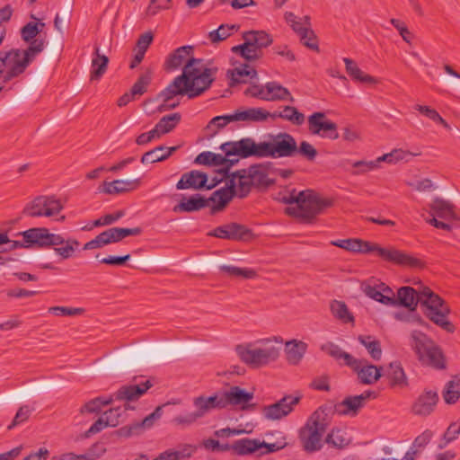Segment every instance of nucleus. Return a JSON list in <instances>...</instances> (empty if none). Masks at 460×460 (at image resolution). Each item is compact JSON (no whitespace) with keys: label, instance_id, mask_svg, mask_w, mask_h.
<instances>
[{"label":"nucleus","instance_id":"obj_1","mask_svg":"<svg viewBox=\"0 0 460 460\" xmlns=\"http://www.w3.org/2000/svg\"><path fill=\"white\" fill-rule=\"evenodd\" d=\"M418 303H420L421 307H424L423 314L428 319L447 333L455 332L456 327L448 320L449 306L442 297L434 293L429 287L423 286L419 291L410 286L401 287L392 305L402 306L415 312Z\"/></svg>","mask_w":460,"mask_h":460},{"label":"nucleus","instance_id":"obj_2","mask_svg":"<svg viewBox=\"0 0 460 460\" xmlns=\"http://www.w3.org/2000/svg\"><path fill=\"white\" fill-rule=\"evenodd\" d=\"M274 199L290 205L285 208V213L296 218L302 224H312L318 215L334 203L332 199L321 198L313 190H305L299 192H296V189L284 190L279 191Z\"/></svg>","mask_w":460,"mask_h":460},{"label":"nucleus","instance_id":"obj_3","mask_svg":"<svg viewBox=\"0 0 460 460\" xmlns=\"http://www.w3.org/2000/svg\"><path fill=\"white\" fill-rule=\"evenodd\" d=\"M332 411V406H320L299 429L298 438L305 451L313 453L322 449L324 444L322 438L330 425Z\"/></svg>","mask_w":460,"mask_h":460},{"label":"nucleus","instance_id":"obj_4","mask_svg":"<svg viewBox=\"0 0 460 460\" xmlns=\"http://www.w3.org/2000/svg\"><path fill=\"white\" fill-rule=\"evenodd\" d=\"M217 67H208L203 59L190 57L180 75L190 91L189 99H195L208 90L216 79Z\"/></svg>","mask_w":460,"mask_h":460},{"label":"nucleus","instance_id":"obj_5","mask_svg":"<svg viewBox=\"0 0 460 460\" xmlns=\"http://www.w3.org/2000/svg\"><path fill=\"white\" fill-rule=\"evenodd\" d=\"M411 347L423 366L436 370L447 368V360L443 349L426 333L417 330L412 331Z\"/></svg>","mask_w":460,"mask_h":460},{"label":"nucleus","instance_id":"obj_6","mask_svg":"<svg viewBox=\"0 0 460 460\" xmlns=\"http://www.w3.org/2000/svg\"><path fill=\"white\" fill-rule=\"evenodd\" d=\"M151 386L152 384L149 380L141 385H122L119 390H117L109 397L98 396L88 401L80 408V413L99 414L102 411V407L111 404L114 400L137 401Z\"/></svg>","mask_w":460,"mask_h":460},{"label":"nucleus","instance_id":"obj_7","mask_svg":"<svg viewBox=\"0 0 460 460\" xmlns=\"http://www.w3.org/2000/svg\"><path fill=\"white\" fill-rule=\"evenodd\" d=\"M358 246L359 250H357L356 252L367 254L376 252L382 260L398 266L411 269H424L426 267L424 261L394 248H384L377 243L360 239Z\"/></svg>","mask_w":460,"mask_h":460},{"label":"nucleus","instance_id":"obj_8","mask_svg":"<svg viewBox=\"0 0 460 460\" xmlns=\"http://www.w3.org/2000/svg\"><path fill=\"white\" fill-rule=\"evenodd\" d=\"M269 140L261 142V157H292L296 155V141L287 132L270 134Z\"/></svg>","mask_w":460,"mask_h":460},{"label":"nucleus","instance_id":"obj_9","mask_svg":"<svg viewBox=\"0 0 460 460\" xmlns=\"http://www.w3.org/2000/svg\"><path fill=\"white\" fill-rule=\"evenodd\" d=\"M63 209L59 199L54 196H37L31 202L27 203L22 216L30 217H53Z\"/></svg>","mask_w":460,"mask_h":460},{"label":"nucleus","instance_id":"obj_10","mask_svg":"<svg viewBox=\"0 0 460 460\" xmlns=\"http://www.w3.org/2000/svg\"><path fill=\"white\" fill-rule=\"evenodd\" d=\"M207 235L234 242H249L254 238V234L250 228L236 222L218 226L209 231Z\"/></svg>","mask_w":460,"mask_h":460},{"label":"nucleus","instance_id":"obj_11","mask_svg":"<svg viewBox=\"0 0 460 460\" xmlns=\"http://www.w3.org/2000/svg\"><path fill=\"white\" fill-rule=\"evenodd\" d=\"M308 128L313 135L332 140L339 138L337 124L326 118L324 112L316 111L308 117Z\"/></svg>","mask_w":460,"mask_h":460},{"label":"nucleus","instance_id":"obj_12","mask_svg":"<svg viewBox=\"0 0 460 460\" xmlns=\"http://www.w3.org/2000/svg\"><path fill=\"white\" fill-rule=\"evenodd\" d=\"M301 398V395H285L278 402L270 405L264 406L262 408L263 415L268 420H280L281 418L288 415L294 410V406L299 403Z\"/></svg>","mask_w":460,"mask_h":460},{"label":"nucleus","instance_id":"obj_13","mask_svg":"<svg viewBox=\"0 0 460 460\" xmlns=\"http://www.w3.org/2000/svg\"><path fill=\"white\" fill-rule=\"evenodd\" d=\"M226 156L237 155L242 158L259 156V144L246 137L239 141L226 142L219 147Z\"/></svg>","mask_w":460,"mask_h":460},{"label":"nucleus","instance_id":"obj_14","mask_svg":"<svg viewBox=\"0 0 460 460\" xmlns=\"http://www.w3.org/2000/svg\"><path fill=\"white\" fill-rule=\"evenodd\" d=\"M259 175V164H252L248 169L237 170L231 174L229 181H234L238 186V193L236 195L243 199L251 191L254 184V178Z\"/></svg>","mask_w":460,"mask_h":460},{"label":"nucleus","instance_id":"obj_15","mask_svg":"<svg viewBox=\"0 0 460 460\" xmlns=\"http://www.w3.org/2000/svg\"><path fill=\"white\" fill-rule=\"evenodd\" d=\"M243 43L232 47L231 51L238 54L245 62L259 58V31H245L243 34Z\"/></svg>","mask_w":460,"mask_h":460},{"label":"nucleus","instance_id":"obj_16","mask_svg":"<svg viewBox=\"0 0 460 460\" xmlns=\"http://www.w3.org/2000/svg\"><path fill=\"white\" fill-rule=\"evenodd\" d=\"M139 172L130 173L122 180H114L112 181H103L102 188L100 190L102 192L116 195L129 192L137 190L141 184L140 177H137Z\"/></svg>","mask_w":460,"mask_h":460},{"label":"nucleus","instance_id":"obj_17","mask_svg":"<svg viewBox=\"0 0 460 460\" xmlns=\"http://www.w3.org/2000/svg\"><path fill=\"white\" fill-rule=\"evenodd\" d=\"M235 195L236 184L234 183L233 180L226 182L225 187L215 190L211 196L207 199L208 204L210 202L212 203L210 206L211 215L224 210Z\"/></svg>","mask_w":460,"mask_h":460},{"label":"nucleus","instance_id":"obj_18","mask_svg":"<svg viewBox=\"0 0 460 460\" xmlns=\"http://www.w3.org/2000/svg\"><path fill=\"white\" fill-rule=\"evenodd\" d=\"M44 46V40H34L23 51L19 49H12L9 51H4V53H10V58H12L13 62L12 66L25 62L27 68L34 58L43 51Z\"/></svg>","mask_w":460,"mask_h":460},{"label":"nucleus","instance_id":"obj_19","mask_svg":"<svg viewBox=\"0 0 460 460\" xmlns=\"http://www.w3.org/2000/svg\"><path fill=\"white\" fill-rule=\"evenodd\" d=\"M358 376L360 384L372 385L382 376V367L370 364L367 359H358L357 363L350 367Z\"/></svg>","mask_w":460,"mask_h":460},{"label":"nucleus","instance_id":"obj_20","mask_svg":"<svg viewBox=\"0 0 460 460\" xmlns=\"http://www.w3.org/2000/svg\"><path fill=\"white\" fill-rule=\"evenodd\" d=\"M283 339L280 336L261 338V366L274 362L280 355Z\"/></svg>","mask_w":460,"mask_h":460},{"label":"nucleus","instance_id":"obj_21","mask_svg":"<svg viewBox=\"0 0 460 460\" xmlns=\"http://www.w3.org/2000/svg\"><path fill=\"white\" fill-rule=\"evenodd\" d=\"M189 94L190 91L183 82V78L181 77V75H177L167 87L158 93L155 98L146 100L145 103L154 102L159 100L163 102L172 101L176 96L187 95L189 97Z\"/></svg>","mask_w":460,"mask_h":460},{"label":"nucleus","instance_id":"obj_22","mask_svg":"<svg viewBox=\"0 0 460 460\" xmlns=\"http://www.w3.org/2000/svg\"><path fill=\"white\" fill-rule=\"evenodd\" d=\"M276 119L278 118L290 121L292 124L300 126L305 122V115L294 106H284L281 111L270 112L261 108V121L267 119Z\"/></svg>","mask_w":460,"mask_h":460},{"label":"nucleus","instance_id":"obj_23","mask_svg":"<svg viewBox=\"0 0 460 460\" xmlns=\"http://www.w3.org/2000/svg\"><path fill=\"white\" fill-rule=\"evenodd\" d=\"M438 402V394L436 391L425 389L416 399L411 406V411L415 415L428 416L435 409Z\"/></svg>","mask_w":460,"mask_h":460},{"label":"nucleus","instance_id":"obj_24","mask_svg":"<svg viewBox=\"0 0 460 460\" xmlns=\"http://www.w3.org/2000/svg\"><path fill=\"white\" fill-rule=\"evenodd\" d=\"M226 76L230 79L229 86L234 87L239 84H246L256 77L257 70L251 62H244L233 69L227 70Z\"/></svg>","mask_w":460,"mask_h":460},{"label":"nucleus","instance_id":"obj_25","mask_svg":"<svg viewBox=\"0 0 460 460\" xmlns=\"http://www.w3.org/2000/svg\"><path fill=\"white\" fill-rule=\"evenodd\" d=\"M119 407L111 408L109 411H106L103 416L100 417L92 426L84 433V438H90L91 436L101 432L105 428L116 427L119 423V418L120 417Z\"/></svg>","mask_w":460,"mask_h":460},{"label":"nucleus","instance_id":"obj_26","mask_svg":"<svg viewBox=\"0 0 460 460\" xmlns=\"http://www.w3.org/2000/svg\"><path fill=\"white\" fill-rule=\"evenodd\" d=\"M292 169H282L275 167L271 163L261 164V190L273 185L276 181V176L288 179L292 176Z\"/></svg>","mask_w":460,"mask_h":460},{"label":"nucleus","instance_id":"obj_27","mask_svg":"<svg viewBox=\"0 0 460 460\" xmlns=\"http://www.w3.org/2000/svg\"><path fill=\"white\" fill-rule=\"evenodd\" d=\"M208 181V176L206 172L192 170L181 175V179L176 183L177 190H201L204 189Z\"/></svg>","mask_w":460,"mask_h":460},{"label":"nucleus","instance_id":"obj_28","mask_svg":"<svg viewBox=\"0 0 460 460\" xmlns=\"http://www.w3.org/2000/svg\"><path fill=\"white\" fill-rule=\"evenodd\" d=\"M208 206V200L201 194L197 193L190 196L189 199L182 197L180 202L173 207L172 211L175 213H190L199 211Z\"/></svg>","mask_w":460,"mask_h":460},{"label":"nucleus","instance_id":"obj_29","mask_svg":"<svg viewBox=\"0 0 460 460\" xmlns=\"http://www.w3.org/2000/svg\"><path fill=\"white\" fill-rule=\"evenodd\" d=\"M22 235L28 248L48 247V229L45 227H33L18 234Z\"/></svg>","mask_w":460,"mask_h":460},{"label":"nucleus","instance_id":"obj_30","mask_svg":"<svg viewBox=\"0 0 460 460\" xmlns=\"http://www.w3.org/2000/svg\"><path fill=\"white\" fill-rule=\"evenodd\" d=\"M268 441H261V456L277 452L287 447L288 443L282 432L275 430L265 433Z\"/></svg>","mask_w":460,"mask_h":460},{"label":"nucleus","instance_id":"obj_31","mask_svg":"<svg viewBox=\"0 0 460 460\" xmlns=\"http://www.w3.org/2000/svg\"><path fill=\"white\" fill-rule=\"evenodd\" d=\"M289 96V91L277 82H269L265 85H261V100L282 101Z\"/></svg>","mask_w":460,"mask_h":460},{"label":"nucleus","instance_id":"obj_32","mask_svg":"<svg viewBox=\"0 0 460 460\" xmlns=\"http://www.w3.org/2000/svg\"><path fill=\"white\" fill-rule=\"evenodd\" d=\"M193 53L192 46H181L173 50L166 58L164 62V69L166 71H173L179 68L184 61L190 58L189 57Z\"/></svg>","mask_w":460,"mask_h":460},{"label":"nucleus","instance_id":"obj_33","mask_svg":"<svg viewBox=\"0 0 460 460\" xmlns=\"http://www.w3.org/2000/svg\"><path fill=\"white\" fill-rule=\"evenodd\" d=\"M226 406L228 405H241L243 406L248 403L253 397V394L247 392L245 389L239 386H231L229 390L223 393Z\"/></svg>","mask_w":460,"mask_h":460},{"label":"nucleus","instance_id":"obj_34","mask_svg":"<svg viewBox=\"0 0 460 460\" xmlns=\"http://www.w3.org/2000/svg\"><path fill=\"white\" fill-rule=\"evenodd\" d=\"M155 420H157V419L155 417V414L150 413L141 421L121 427L115 432L118 436L124 438H128L134 435H139L146 429L151 428L155 424Z\"/></svg>","mask_w":460,"mask_h":460},{"label":"nucleus","instance_id":"obj_35","mask_svg":"<svg viewBox=\"0 0 460 460\" xmlns=\"http://www.w3.org/2000/svg\"><path fill=\"white\" fill-rule=\"evenodd\" d=\"M290 27L297 34L300 42L305 47L319 52L318 39L314 31H308L299 19Z\"/></svg>","mask_w":460,"mask_h":460},{"label":"nucleus","instance_id":"obj_36","mask_svg":"<svg viewBox=\"0 0 460 460\" xmlns=\"http://www.w3.org/2000/svg\"><path fill=\"white\" fill-rule=\"evenodd\" d=\"M455 205L441 198H436L430 205L432 217H439L445 220L456 219Z\"/></svg>","mask_w":460,"mask_h":460},{"label":"nucleus","instance_id":"obj_37","mask_svg":"<svg viewBox=\"0 0 460 460\" xmlns=\"http://www.w3.org/2000/svg\"><path fill=\"white\" fill-rule=\"evenodd\" d=\"M360 396H347L343 401L333 405V411L337 414L356 416L362 408Z\"/></svg>","mask_w":460,"mask_h":460},{"label":"nucleus","instance_id":"obj_38","mask_svg":"<svg viewBox=\"0 0 460 460\" xmlns=\"http://www.w3.org/2000/svg\"><path fill=\"white\" fill-rule=\"evenodd\" d=\"M321 349L337 361L343 359V365L349 367H353V365L357 363L356 358H354L351 354L342 350L337 344L332 341L323 344L321 346Z\"/></svg>","mask_w":460,"mask_h":460},{"label":"nucleus","instance_id":"obj_39","mask_svg":"<svg viewBox=\"0 0 460 460\" xmlns=\"http://www.w3.org/2000/svg\"><path fill=\"white\" fill-rule=\"evenodd\" d=\"M343 62L345 63L346 72L352 80L363 84H376L377 82L376 77L365 74L353 59L343 58Z\"/></svg>","mask_w":460,"mask_h":460},{"label":"nucleus","instance_id":"obj_40","mask_svg":"<svg viewBox=\"0 0 460 460\" xmlns=\"http://www.w3.org/2000/svg\"><path fill=\"white\" fill-rule=\"evenodd\" d=\"M323 442L328 445L329 447L335 448L338 450L344 449L350 444V438L347 437V432L339 428H333L325 437Z\"/></svg>","mask_w":460,"mask_h":460},{"label":"nucleus","instance_id":"obj_41","mask_svg":"<svg viewBox=\"0 0 460 460\" xmlns=\"http://www.w3.org/2000/svg\"><path fill=\"white\" fill-rule=\"evenodd\" d=\"M109 64V58L100 54L98 47L94 48L93 58L92 60V70L90 75L91 81H98L105 74Z\"/></svg>","mask_w":460,"mask_h":460},{"label":"nucleus","instance_id":"obj_42","mask_svg":"<svg viewBox=\"0 0 460 460\" xmlns=\"http://www.w3.org/2000/svg\"><path fill=\"white\" fill-rule=\"evenodd\" d=\"M240 359L252 367H259V349L252 343L239 344L235 348Z\"/></svg>","mask_w":460,"mask_h":460},{"label":"nucleus","instance_id":"obj_43","mask_svg":"<svg viewBox=\"0 0 460 460\" xmlns=\"http://www.w3.org/2000/svg\"><path fill=\"white\" fill-rule=\"evenodd\" d=\"M386 376L391 387H406L408 385L406 375L399 361L390 363Z\"/></svg>","mask_w":460,"mask_h":460},{"label":"nucleus","instance_id":"obj_44","mask_svg":"<svg viewBox=\"0 0 460 460\" xmlns=\"http://www.w3.org/2000/svg\"><path fill=\"white\" fill-rule=\"evenodd\" d=\"M307 345L304 341H297L296 340L288 341L286 343V355L288 363L296 365L302 359L306 351Z\"/></svg>","mask_w":460,"mask_h":460},{"label":"nucleus","instance_id":"obj_45","mask_svg":"<svg viewBox=\"0 0 460 460\" xmlns=\"http://www.w3.org/2000/svg\"><path fill=\"white\" fill-rule=\"evenodd\" d=\"M230 450L238 456H246L259 450V439L242 438L230 444Z\"/></svg>","mask_w":460,"mask_h":460},{"label":"nucleus","instance_id":"obj_46","mask_svg":"<svg viewBox=\"0 0 460 460\" xmlns=\"http://www.w3.org/2000/svg\"><path fill=\"white\" fill-rule=\"evenodd\" d=\"M442 396L447 404H455L460 397V376H455L448 381L442 392Z\"/></svg>","mask_w":460,"mask_h":460},{"label":"nucleus","instance_id":"obj_47","mask_svg":"<svg viewBox=\"0 0 460 460\" xmlns=\"http://www.w3.org/2000/svg\"><path fill=\"white\" fill-rule=\"evenodd\" d=\"M358 341L367 349L370 357L374 360H379L381 358L382 348L378 340L371 335H359Z\"/></svg>","mask_w":460,"mask_h":460},{"label":"nucleus","instance_id":"obj_48","mask_svg":"<svg viewBox=\"0 0 460 460\" xmlns=\"http://www.w3.org/2000/svg\"><path fill=\"white\" fill-rule=\"evenodd\" d=\"M220 271L226 273L229 277L249 279L256 277V271L247 268H239L231 265H222L219 267Z\"/></svg>","mask_w":460,"mask_h":460},{"label":"nucleus","instance_id":"obj_49","mask_svg":"<svg viewBox=\"0 0 460 460\" xmlns=\"http://www.w3.org/2000/svg\"><path fill=\"white\" fill-rule=\"evenodd\" d=\"M331 311L336 318L344 323L354 322V316L349 313L343 301L333 300L331 304Z\"/></svg>","mask_w":460,"mask_h":460},{"label":"nucleus","instance_id":"obj_50","mask_svg":"<svg viewBox=\"0 0 460 460\" xmlns=\"http://www.w3.org/2000/svg\"><path fill=\"white\" fill-rule=\"evenodd\" d=\"M239 27L237 24H221L217 30L210 31L208 37L211 42L217 43L230 37L234 31L239 30Z\"/></svg>","mask_w":460,"mask_h":460},{"label":"nucleus","instance_id":"obj_51","mask_svg":"<svg viewBox=\"0 0 460 460\" xmlns=\"http://www.w3.org/2000/svg\"><path fill=\"white\" fill-rule=\"evenodd\" d=\"M181 119V115L179 112L171 113L161 118L156 123V128H160V133L167 134L176 128Z\"/></svg>","mask_w":460,"mask_h":460},{"label":"nucleus","instance_id":"obj_52","mask_svg":"<svg viewBox=\"0 0 460 460\" xmlns=\"http://www.w3.org/2000/svg\"><path fill=\"white\" fill-rule=\"evenodd\" d=\"M45 26L44 22H30L26 23L21 29V38L25 42L33 41L36 39V36L41 31L42 28Z\"/></svg>","mask_w":460,"mask_h":460},{"label":"nucleus","instance_id":"obj_53","mask_svg":"<svg viewBox=\"0 0 460 460\" xmlns=\"http://www.w3.org/2000/svg\"><path fill=\"white\" fill-rule=\"evenodd\" d=\"M152 81V72L150 70L142 74L132 85L130 92L131 95H143L147 91V86Z\"/></svg>","mask_w":460,"mask_h":460},{"label":"nucleus","instance_id":"obj_54","mask_svg":"<svg viewBox=\"0 0 460 460\" xmlns=\"http://www.w3.org/2000/svg\"><path fill=\"white\" fill-rule=\"evenodd\" d=\"M233 121H259V108H249L246 110H236L230 114Z\"/></svg>","mask_w":460,"mask_h":460},{"label":"nucleus","instance_id":"obj_55","mask_svg":"<svg viewBox=\"0 0 460 460\" xmlns=\"http://www.w3.org/2000/svg\"><path fill=\"white\" fill-rule=\"evenodd\" d=\"M112 243H118L128 236H137L142 233L140 227L124 228V227H111L109 228Z\"/></svg>","mask_w":460,"mask_h":460},{"label":"nucleus","instance_id":"obj_56","mask_svg":"<svg viewBox=\"0 0 460 460\" xmlns=\"http://www.w3.org/2000/svg\"><path fill=\"white\" fill-rule=\"evenodd\" d=\"M221 159H223L222 155L215 154L210 151H205V152L199 154L196 156L194 163L197 164L217 166V165H221V164H220Z\"/></svg>","mask_w":460,"mask_h":460},{"label":"nucleus","instance_id":"obj_57","mask_svg":"<svg viewBox=\"0 0 460 460\" xmlns=\"http://www.w3.org/2000/svg\"><path fill=\"white\" fill-rule=\"evenodd\" d=\"M460 434V423L456 421L452 422L443 434L440 443L438 444L439 448H444L448 443L456 440Z\"/></svg>","mask_w":460,"mask_h":460},{"label":"nucleus","instance_id":"obj_58","mask_svg":"<svg viewBox=\"0 0 460 460\" xmlns=\"http://www.w3.org/2000/svg\"><path fill=\"white\" fill-rule=\"evenodd\" d=\"M364 292L368 297L383 305H392L394 302L393 299H391L388 296H385V294L382 292L381 289H377L376 287L367 285L364 288Z\"/></svg>","mask_w":460,"mask_h":460},{"label":"nucleus","instance_id":"obj_59","mask_svg":"<svg viewBox=\"0 0 460 460\" xmlns=\"http://www.w3.org/2000/svg\"><path fill=\"white\" fill-rule=\"evenodd\" d=\"M65 246L55 248L57 254L64 260L72 257L76 247L79 245V242L76 239L69 238L65 242Z\"/></svg>","mask_w":460,"mask_h":460},{"label":"nucleus","instance_id":"obj_60","mask_svg":"<svg viewBox=\"0 0 460 460\" xmlns=\"http://www.w3.org/2000/svg\"><path fill=\"white\" fill-rule=\"evenodd\" d=\"M416 110L434 122L441 124L445 128H449L447 122L439 115L436 110L423 105H417Z\"/></svg>","mask_w":460,"mask_h":460},{"label":"nucleus","instance_id":"obj_61","mask_svg":"<svg viewBox=\"0 0 460 460\" xmlns=\"http://www.w3.org/2000/svg\"><path fill=\"white\" fill-rule=\"evenodd\" d=\"M296 154H299L302 157L305 158L307 161L312 162L316 158L318 152L313 146V145H311L307 141H302L300 143L299 146H296Z\"/></svg>","mask_w":460,"mask_h":460},{"label":"nucleus","instance_id":"obj_62","mask_svg":"<svg viewBox=\"0 0 460 460\" xmlns=\"http://www.w3.org/2000/svg\"><path fill=\"white\" fill-rule=\"evenodd\" d=\"M32 410L33 409L31 408L29 405L21 406L18 409L13 421L7 427L8 429H12L15 426L20 425V424L23 423L24 421H26L29 419L30 415L31 414Z\"/></svg>","mask_w":460,"mask_h":460},{"label":"nucleus","instance_id":"obj_63","mask_svg":"<svg viewBox=\"0 0 460 460\" xmlns=\"http://www.w3.org/2000/svg\"><path fill=\"white\" fill-rule=\"evenodd\" d=\"M331 244L353 252H356L357 250H359V239H339L331 241Z\"/></svg>","mask_w":460,"mask_h":460},{"label":"nucleus","instance_id":"obj_64","mask_svg":"<svg viewBox=\"0 0 460 460\" xmlns=\"http://www.w3.org/2000/svg\"><path fill=\"white\" fill-rule=\"evenodd\" d=\"M391 24L399 31L400 35L402 36V40L406 42L411 44V41L413 38V34L409 31L408 27L406 26L405 22L396 19L392 18L390 20Z\"/></svg>","mask_w":460,"mask_h":460}]
</instances>
